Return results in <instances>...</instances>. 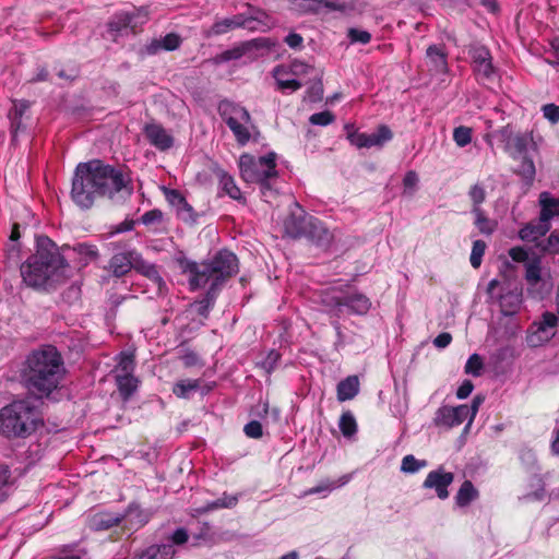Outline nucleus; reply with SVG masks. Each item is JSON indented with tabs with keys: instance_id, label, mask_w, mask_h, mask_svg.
<instances>
[{
	"instance_id": "obj_1",
	"label": "nucleus",
	"mask_w": 559,
	"mask_h": 559,
	"mask_svg": "<svg viewBox=\"0 0 559 559\" xmlns=\"http://www.w3.org/2000/svg\"><path fill=\"white\" fill-rule=\"evenodd\" d=\"M175 263L180 273L187 277L191 292L209 285L203 298L191 305L195 312L204 319L209 318L223 286L239 272L237 255L227 249H222L210 260L201 262L180 254L175 258Z\"/></svg>"
},
{
	"instance_id": "obj_2",
	"label": "nucleus",
	"mask_w": 559,
	"mask_h": 559,
	"mask_svg": "<svg viewBox=\"0 0 559 559\" xmlns=\"http://www.w3.org/2000/svg\"><path fill=\"white\" fill-rule=\"evenodd\" d=\"M132 190L131 178L122 169L93 159L76 166L71 199L79 207L88 210L98 199L114 200L118 193L129 197Z\"/></svg>"
},
{
	"instance_id": "obj_3",
	"label": "nucleus",
	"mask_w": 559,
	"mask_h": 559,
	"mask_svg": "<svg viewBox=\"0 0 559 559\" xmlns=\"http://www.w3.org/2000/svg\"><path fill=\"white\" fill-rule=\"evenodd\" d=\"M63 376L62 356L51 345L33 350L27 356L21 372L28 394L40 400L48 399L59 388Z\"/></svg>"
},
{
	"instance_id": "obj_4",
	"label": "nucleus",
	"mask_w": 559,
	"mask_h": 559,
	"mask_svg": "<svg viewBox=\"0 0 559 559\" xmlns=\"http://www.w3.org/2000/svg\"><path fill=\"white\" fill-rule=\"evenodd\" d=\"M23 282L32 287H41L49 281L64 275L69 264L58 246L48 237L37 238L36 252L25 263H20Z\"/></svg>"
},
{
	"instance_id": "obj_5",
	"label": "nucleus",
	"mask_w": 559,
	"mask_h": 559,
	"mask_svg": "<svg viewBox=\"0 0 559 559\" xmlns=\"http://www.w3.org/2000/svg\"><path fill=\"white\" fill-rule=\"evenodd\" d=\"M43 400L26 394L2 407V435L26 439L45 425Z\"/></svg>"
},
{
	"instance_id": "obj_6",
	"label": "nucleus",
	"mask_w": 559,
	"mask_h": 559,
	"mask_svg": "<svg viewBox=\"0 0 559 559\" xmlns=\"http://www.w3.org/2000/svg\"><path fill=\"white\" fill-rule=\"evenodd\" d=\"M238 166L242 180L248 183L275 179L278 175L276 170V154L273 152L259 158L243 153L239 157Z\"/></svg>"
},
{
	"instance_id": "obj_7",
	"label": "nucleus",
	"mask_w": 559,
	"mask_h": 559,
	"mask_svg": "<svg viewBox=\"0 0 559 559\" xmlns=\"http://www.w3.org/2000/svg\"><path fill=\"white\" fill-rule=\"evenodd\" d=\"M218 112L224 122L233 132L239 145H246L251 138L247 127L251 122L250 112L242 106L229 100H222L218 105Z\"/></svg>"
},
{
	"instance_id": "obj_8",
	"label": "nucleus",
	"mask_w": 559,
	"mask_h": 559,
	"mask_svg": "<svg viewBox=\"0 0 559 559\" xmlns=\"http://www.w3.org/2000/svg\"><path fill=\"white\" fill-rule=\"evenodd\" d=\"M248 8L252 12L250 16H246L245 14L240 13L231 17L217 20L207 31H205V37L210 38L212 36H221L236 28H247L249 31H255L257 27L254 25H251L253 22H260L266 25V23L263 22V19H267L269 16L264 11L260 9H254L249 4Z\"/></svg>"
},
{
	"instance_id": "obj_9",
	"label": "nucleus",
	"mask_w": 559,
	"mask_h": 559,
	"mask_svg": "<svg viewBox=\"0 0 559 559\" xmlns=\"http://www.w3.org/2000/svg\"><path fill=\"white\" fill-rule=\"evenodd\" d=\"M468 56L477 82L481 84L492 82L496 76V69L492 64L490 50L483 45H473L468 49Z\"/></svg>"
},
{
	"instance_id": "obj_10",
	"label": "nucleus",
	"mask_w": 559,
	"mask_h": 559,
	"mask_svg": "<svg viewBox=\"0 0 559 559\" xmlns=\"http://www.w3.org/2000/svg\"><path fill=\"white\" fill-rule=\"evenodd\" d=\"M558 318L552 312L546 311L539 322H533L527 331L526 343L531 347H538L549 342L555 336V328Z\"/></svg>"
},
{
	"instance_id": "obj_11",
	"label": "nucleus",
	"mask_w": 559,
	"mask_h": 559,
	"mask_svg": "<svg viewBox=\"0 0 559 559\" xmlns=\"http://www.w3.org/2000/svg\"><path fill=\"white\" fill-rule=\"evenodd\" d=\"M312 217L298 202H293L283 224L285 234L293 239L302 238Z\"/></svg>"
},
{
	"instance_id": "obj_12",
	"label": "nucleus",
	"mask_w": 559,
	"mask_h": 559,
	"mask_svg": "<svg viewBox=\"0 0 559 559\" xmlns=\"http://www.w3.org/2000/svg\"><path fill=\"white\" fill-rule=\"evenodd\" d=\"M501 141L504 143V151L513 158L518 159L525 155L530 143H533V136L528 133H514L510 126H506L498 131Z\"/></svg>"
},
{
	"instance_id": "obj_13",
	"label": "nucleus",
	"mask_w": 559,
	"mask_h": 559,
	"mask_svg": "<svg viewBox=\"0 0 559 559\" xmlns=\"http://www.w3.org/2000/svg\"><path fill=\"white\" fill-rule=\"evenodd\" d=\"M454 480V474L452 472H445L442 466L431 471L426 476L423 487L425 489H433L439 499L444 500L449 497V486Z\"/></svg>"
},
{
	"instance_id": "obj_14",
	"label": "nucleus",
	"mask_w": 559,
	"mask_h": 559,
	"mask_svg": "<svg viewBox=\"0 0 559 559\" xmlns=\"http://www.w3.org/2000/svg\"><path fill=\"white\" fill-rule=\"evenodd\" d=\"M138 250H127L115 253L108 265L105 267L109 274L114 277L120 278L126 276L131 270L134 269L135 260L138 257Z\"/></svg>"
},
{
	"instance_id": "obj_15",
	"label": "nucleus",
	"mask_w": 559,
	"mask_h": 559,
	"mask_svg": "<svg viewBox=\"0 0 559 559\" xmlns=\"http://www.w3.org/2000/svg\"><path fill=\"white\" fill-rule=\"evenodd\" d=\"M333 305L337 308L346 307L352 314L364 316L370 307V299L361 293H352L332 298Z\"/></svg>"
},
{
	"instance_id": "obj_16",
	"label": "nucleus",
	"mask_w": 559,
	"mask_h": 559,
	"mask_svg": "<svg viewBox=\"0 0 559 559\" xmlns=\"http://www.w3.org/2000/svg\"><path fill=\"white\" fill-rule=\"evenodd\" d=\"M144 134L151 145L165 152L174 146V136L159 123H148L144 127Z\"/></svg>"
},
{
	"instance_id": "obj_17",
	"label": "nucleus",
	"mask_w": 559,
	"mask_h": 559,
	"mask_svg": "<svg viewBox=\"0 0 559 559\" xmlns=\"http://www.w3.org/2000/svg\"><path fill=\"white\" fill-rule=\"evenodd\" d=\"M29 109V103L27 100H13L12 108L8 112V119L10 121V131L15 139L20 131L26 129V121L29 119L27 115Z\"/></svg>"
},
{
	"instance_id": "obj_18",
	"label": "nucleus",
	"mask_w": 559,
	"mask_h": 559,
	"mask_svg": "<svg viewBox=\"0 0 559 559\" xmlns=\"http://www.w3.org/2000/svg\"><path fill=\"white\" fill-rule=\"evenodd\" d=\"M302 238H307L318 247H328L333 239L331 231L317 217H312Z\"/></svg>"
},
{
	"instance_id": "obj_19",
	"label": "nucleus",
	"mask_w": 559,
	"mask_h": 559,
	"mask_svg": "<svg viewBox=\"0 0 559 559\" xmlns=\"http://www.w3.org/2000/svg\"><path fill=\"white\" fill-rule=\"evenodd\" d=\"M133 270L150 280L156 286L158 294L166 288V283L160 276L157 265L144 260L140 252H138Z\"/></svg>"
},
{
	"instance_id": "obj_20",
	"label": "nucleus",
	"mask_w": 559,
	"mask_h": 559,
	"mask_svg": "<svg viewBox=\"0 0 559 559\" xmlns=\"http://www.w3.org/2000/svg\"><path fill=\"white\" fill-rule=\"evenodd\" d=\"M20 238L21 225L17 222H13L7 250V263L9 266H17L22 260L20 243L17 242Z\"/></svg>"
},
{
	"instance_id": "obj_21",
	"label": "nucleus",
	"mask_w": 559,
	"mask_h": 559,
	"mask_svg": "<svg viewBox=\"0 0 559 559\" xmlns=\"http://www.w3.org/2000/svg\"><path fill=\"white\" fill-rule=\"evenodd\" d=\"M123 518L121 514L111 512L95 513L90 520V527L94 531H106L121 524Z\"/></svg>"
},
{
	"instance_id": "obj_22",
	"label": "nucleus",
	"mask_w": 559,
	"mask_h": 559,
	"mask_svg": "<svg viewBox=\"0 0 559 559\" xmlns=\"http://www.w3.org/2000/svg\"><path fill=\"white\" fill-rule=\"evenodd\" d=\"M359 393V379L357 376H348L338 382L336 396L340 402L353 400Z\"/></svg>"
},
{
	"instance_id": "obj_23",
	"label": "nucleus",
	"mask_w": 559,
	"mask_h": 559,
	"mask_svg": "<svg viewBox=\"0 0 559 559\" xmlns=\"http://www.w3.org/2000/svg\"><path fill=\"white\" fill-rule=\"evenodd\" d=\"M550 230V223L548 221L538 223H527L519 231V237L523 241H536L540 237L545 236Z\"/></svg>"
},
{
	"instance_id": "obj_24",
	"label": "nucleus",
	"mask_w": 559,
	"mask_h": 559,
	"mask_svg": "<svg viewBox=\"0 0 559 559\" xmlns=\"http://www.w3.org/2000/svg\"><path fill=\"white\" fill-rule=\"evenodd\" d=\"M215 175L219 181L223 191L231 199L236 201H246L239 187L236 185L234 177H231L224 169H216Z\"/></svg>"
},
{
	"instance_id": "obj_25",
	"label": "nucleus",
	"mask_w": 559,
	"mask_h": 559,
	"mask_svg": "<svg viewBox=\"0 0 559 559\" xmlns=\"http://www.w3.org/2000/svg\"><path fill=\"white\" fill-rule=\"evenodd\" d=\"M539 219L542 222H549L554 216L559 215V198H552L548 192H542L539 194Z\"/></svg>"
},
{
	"instance_id": "obj_26",
	"label": "nucleus",
	"mask_w": 559,
	"mask_h": 559,
	"mask_svg": "<svg viewBox=\"0 0 559 559\" xmlns=\"http://www.w3.org/2000/svg\"><path fill=\"white\" fill-rule=\"evenodd\" d=\"M116 384L123 402H128L136 391L139 380L133 374H116Z\"/></svg>"
},
{
	"instance_id": "obj_27",
	"label": "nucleus",
	"mask_w": 559,
	"mask_h": 559,
	"mask_svg": "<svg viewBox=\"0 0 559 559\" xmlns=\"http://www.w3.org/2000/svg\"><path fill=\"white\" fill-rule=\"evenodd\" d=\"M121 516L123 518V526L128 531H138L147 522L146 515L140 510L139 507L130 506L126 513Z\"/></svg>"
},
{
	"instance_id": "obj_28",
	"label": "nucleus",
	"mask_w": 559,
	"mask_h": 559,
	"mask_svg": "<svg viewBox=\"0 0 559 559\" xmlns=\"http://www.w3.org/2000/svg\"><path fill=\"white\" fill-rule=\"evenodd\" d=\"M426 56L432 64L436 72L443 73L448 69L447 53L444 47L440 45H431L427 48Z\"/></svg>"
},
{
	"instance_id": "obj_29",
	"label": "nucleus",
	"mask_w": 559,
	"mask_h": 559,
	"mask_svg": "<svg viewBox=\"0 0 559 559\" xmlns=\"http://www.w3.org/2000/svg\"><path fill=\"white\" fill-rule=\"evenodd\" d=\"M175 555L173 545H151L139 555L138 559H174Z\"/></svg>"
},
{
	"instance_id": "obj_30",
	"label": "nucleus",
	"mask_w": 559,
	"mask_h": 559,
	"mask_svg": "<svg viewBox=\"0 0 559 559\" xmlns=\"http://www.w3.org/2000/svg\"><path fill=\"white\" fill-rule=\"evenodd\" d=\"M479 496L478 490L475 488L471 480H464L455 495V503L461 507H467L472 501Z\"/></svg>"
},
{
	"instance_id": "obj_31",
	"label": "nucleus",
	"mask_w": 559,
	"mask_h": 559,
	"mask_svg": "<svg viewBox=\"0 0 559 559\" xmlns=\"http://www.w3.org/2000/svg\"><path fill=\"white\" fill-rule=\"evenodd\" d=\"M472 214L474 215V225L479 230L480 234L490 236L497 228V222L490 219L483 209L472 210Z\"/></svg>"
},
{
	"instance_id": "obj_32",
	"label": "nucleus",
	"mask_w": 559,
	"mask_h": 559,
	"mask_svg": "<svg viewBox=\"0 0 559 559\" xmlns=\"http://www.w3.org/2000/svg\"><path fill=\"white\" fill-rule=\"evenodd\" d=\"M139 17H140V12L120 11L112 15L108 25L111 31L121 32V31L129 28L131 19H139Z\"/></svg>"
},
{
	"instance_id": "obj_33",
	"label": "nucleus",
	"mask_w": 559,
	"mask_h": 559,
	"mask_svg": "<svg viewBox=\"0 0 559 559\" xmlns=\"http://www.w3.org/2000/svg\"><path fill=\"white\" fill-rule=\"evenodd\" d=\"M181 37L176 33L165 35L160 40H154L148 47L151 53H155L159 48L166 51H174L181 45Z\"/></svg>"
},
{
	"instance_id": "obj_34",
	"label": "nucleus",
	"mask_w": 559,
	"mask_h": 559,
	"mask_svg": "<svg viewBox=\"0 0 559 559\" xmlns=\"http://www.w3.org/2000/svg\"><path fill=\"white\" fill-rule=\"evenodd\" d=\"M521 305V295L508 292L500 297V308L504 316H513L518 312Z\"/></svg>"
},
{
	"instance_id": "obj_35",
	"label": "nucleus",
	"mask_w": 559,
	"mask_h": 559,
	"mask_svg": "<svg viewBox=\"0 0 559 559\" xmlns=\"http://www.w3.org/2000/svg\"><path fill=\"white\" fill-rule=\"evenodd\" d=\"M521 157V163L514 173L519 175L526 185L531 186L535 180V164L531 157L526 156V154L522 155Z\"/></svg>"
},
{
	"instance_id": "obj_36",
	"label": "nucleus",
	"mask_w": 559,
	"mask_h": 559,
	"mask_svg": "<svg viewBox=\"0 0 559 559\" xmlns=\"http://www.w3.org/2000/svg\"><path fill=\"white\" fill-rule=\"evenodd\" d=\"M176 215L180 221L190 226L197 225L201 216L200 213L194 211L187 199L176 209Z\"/></svg>"
},
{
	"instance_id": "obj_37",
	"label": "nucleus",
	"mask_w": 559,
	"mask_h": 559,
	"mask_svg": "<svg viewBox=\"0 0 559 559\" xmlns=\"http://www.w3.org/2000/svg\"><path fill=\"white\" fill-rule=\"evenodd\" d=\"M393 133L385 124H380L374 133H367V148L372 146H381L385 142L392 140Z\"/></svg>"
},
{
	"instance_id": "obj_38",
	"label": "nucleus",
	"mask_w": 559,
	"mask_h": 559,
	"mask_svg": "<svg viewBox=\"0 0 559 559\" xmlns=\"http://www.w3.org/2000/svg\"><path fill=\"white\" fill-rule=\"evenodd\" d=\"M452 406H441L437 409L435 417H433V424L437 427H444V428H453L456 427V420L454 419V415L451 412Z\"/></svg>"
},
{
	"instance_id": "obj_39",
	"label": "nucleus",
	"mask_w": 559,
	"mask_h": 559,
	"mask_svg": "<svg viewBox=\"0 0 559 559\" xmlns=\"http://www.w3.org/2000/svg\"><path fill=\"white\" fill-rule=\"evenodd\" d=\"M201 381L195 380H180L175 383L173 393L179 399H189L190 392L200 388Z\"/></svg>"
},
{
	"instance_id": "obj_40",
	"label": "nucleus",
	"mask_w": 559,
	"mask_h": 559,
	"mask_svg": "<svg viewBox=\"0 0 559 559\" xmlns=\"http://www.w3.org/2000/svg\"><path fill=\"white\" fill-rule=\"evenodd\" d=\"M338 427L344 437H353L357 432V421L350 411L343 412Z\"/></svg>"
},
{
	"instance_id": "obj_41",
	"label": "nucleus",
	"mask_w": 559,
	"mask_h": 559,
	"mask_svg": "<svg viewBox=\"0 0 559 559\" xmlns=\"http://www.w3.org/2000/svg\"><path fill=\"white\" fill-rule=\"evenodd\" d=\"M73 251L80 257V261L84 264L95 261L99 257L97 247L85 242L74 246Z\"/></svg>"
},
{
	"instance_id": "obj_42",
	"label": "nucleus",
	"mask_w": 559,
	"mask_h": 559,
	"mask_svg": "<svg viewBox=\"0 0 559 559\" xmlns=\"http://www.w3.org/2000/svg\"><path fill=\"white\" fill-rule=\"evenodd\" d=\"M118 370L121 371L120 374H133L135 369V355L131 352H121L118 355Z\"/></svg>"
},
{
	"instance_id": "obj_43",
	"label": "nucleus",
	"mask_w": 559,
	"mask_h": 559,
	"mask_svg": "<svg viewBox=\"0 0 559 559\" xmlns=\"http://www.w3.org/2000/svg\"><path fill=\"white\" fill-rule=\"evenodd\" d=\"M525 267L526 282L530 285L535 286L542 280L540 260L538 258H534L526 263Z\"/></svg>"
},
{
	"instance_id": "obj_44",
	"label": "nucleus",
	"mask_w": 559,
	"mask_h": 559,
	"mask_svg": "<svg viewBox=\"0 0 559 559\" xmlns=\"http://www.w3.org/2000/svg\"><path fill=\"white\" fill-rule=\"evenodd\" d=\"M536 247L544 253H559V231H551L548 238L537 242Z\"/></svg>"
},
{
	"instance_id": "obj_45",
	"label": "nucleus",
	"mask_w": 559,
	"mask_h": 559,
	"mask_svg": "<svg viewBox=\"0 0 559 559\" xmlns=\"http://www.w3.org/2000/svg\"><path fill=\"white\" fill-rule=\"evenodd\" d=\"M246 55V50L243 48L242 43L238 46L233 47L231 49H227L218 55H216L213 59L215 64H219L223 62H227L230 60H238Z\"/></svg>"
},
{
	"instance_id": "obj_46",
	"label": "nucleus",
	"mask_w": 559,
	"mask_h": 559,
	"mask_svg": "<svg viewBox=\"0 0 559 559\" xmlns=\"http://www.w3.org/2000/svg\"><path fill=\"white\" fill-rule=\"evenodd\" d=\"M468 198L472 202V210L481 209L480 205L486 200V190L483 185L475 183L468 190Z\"/></svg>"
},
{
	"instance_id": "obj_47",
	"label": "nucleus",
	"mask_w": 559,
	"mask_h": 559,
	"mask_svg": "<svg viewBox=\"0 0 559 559\" xmlns=\"http://www.w3.org/2000/svg\"><path fill=\"white\" fill-rule=\"evenodd\" d=\"M426 466H427V461H425V460L419 461L413 454H408L402 459L401 471L404 473L414 474V473L418 472L420 468H424Z\"/></svg>"
},
{
	"instance_id": "obj_48",
	"label": "nucleus",
	"mask_w": 559,
	"mask_h": 559,
	"mask_svg": "<svg viewBox=\"0 0 559 559\" xmlns=\"http://www.w3.org/2000/svg\"><path fill=\"white\" fill-rule=\"evenodd\" d=\"M487 245L484 240L478 239L473 242L469 262L474 269L480 266Z\"/></svg>"
},
{
	"instance_id": "obj_49",
	"label": "nucleus",
	"mask_w": 559,
	"mask_h": 559,
	"mask_svg": "<svg viewBox=\"0 0 559 559\" xmlns=\"http://www.w3.org/2000/svg\"><path fill=\"white\" fill-rule=\"evenodd\" d=\"M483 368V359L478 354L475 353L468 357L464 367V372L474 377H478L480 376Z\"/></svg>"
},
{
	"instance_id": "obj_50",
	"label": "nucleus",
	"mask_w": 559,
	"mask_h": 559,
	"mask_svg": "<svg viewBox=\"0 0 559 559\" xmlns=\"http://www.w3.org/2000/svg\"><path fill=\"white\" fill-rule=\"evenodd\" d=\"M453 140L457 146H466L472 142V129L465 126L456 127L453 131Z\"/></svg>"
},
{
	"instance_id": "obj_51",
	"label": "nucleus",
	"mask_w": 559,
	"mask_h": 559,
	"mask_svg": "<svg viewBox=\"0 0 559 559\" xmlns=\"http://www.w3.org/2000/svg\"><path fill=\"white\" fill-rule=\"evenodd\" d=\"M163 219H164L163 211L159 210V209H153V210H150V211L145 212L141 216L140 223H142L143 225L150 227L152 225H159V224H162Z\"/></svg>"
},
{
	"instance_id": "obj_52",
	"label": "nucleus",
	"mask_w": 559,
	"mask_h": 559,
	"mask_svg": "<svg viewBox=\"0 0 559 559\" xmlns=\"http://www.w3.org/2000/svg\"><path fill=\"white\" fill-rule=\"evenodd\" d=\"M345 129L347 130V139L352 145H355L358 148L367 147V133H360L352 130L353 126L349 124H346Z\"/></svg>"
},
{
	"instance_id": "obj_53",
	"label": "nucleus",
	"mask_w": 559,
	"mask_h": 559,
	"mask_svg": "<svg viewBox=\"0 0 559 559\" xmlns=\"http://www.w3.org/2000/svg\"><path fill=\"white\" fill-rule=\"evenodd\" d=\"M246 53L253 49H269L274 46V43L271 39L265 37L253 38L251 40L242 41Z\"/></svg>"
},
{
	"instance_id": "obj_54",
	"label": "nucleus",
	"mask_w": 559,
	"mask_h": 559,
	"mask_svg": "<svg viewBox=\"0 0 559 559\" xmlns=\"http://www.w3.org/2000/svg\"><path fill=\"white\" fill-rule=\"evenodd\" d=\"M347 37L350 40V43H359L362 45H366L370 43L371 40V34L364 29H358L355 27L348 28L347 31Z\"/></svg>"
},
{
	"instance_id": "obj_55",
	"label": "nucleus",
	"mask_w": 559,
	"mask_h": 559,
	"mask_svg": "<svg viewBox=\"0 0 559 559\" xmlns=\"http://www.w3.org/2000/svg\"><path fill=\"white\" fill-rule=\"evenodd\" d=\"M543 116L546 120H548L551 124H556L559 122V105L554 103L545 104L540 108Z\"/></svg>"
},
{
	"instance_id": "obj_56",
	"label": "nucleus",
	"mask_w": 559,
	"mask_h": 559,
	"mask_svg": "<svg viewBox=\"0 0 559 559\" xmlns=\"http://www.w3.org/2000/svg\"><path fill=\"white\" fill-rule=\"evenodd\" d=\"M335 117L334 115L329 111V110H324V111H320V112H316L313 115L310 116L309 118V121L310 123L314 124V126H328L330 123H332L334 121Z\"/></svg>"
},
{
	"instance_id": "obj_57",
	"label": "nucleus",
	"mask_w": 559,
	"mask_h": 559,
	"mask_svg": "<svg viewBox=\"0 0 559 559\" xmlns=\"http://www.w3.org/2000/svg\"><path fill=\"white\" fill-rule=\"evenodd\" d=\"M243 432L248 438L260 439L263 436L262 424L258 420H251L245 425Z\"/></svg>"
},
{
	"instance_id": "obj_58",
	"label": "nucleus",
	"mask_w": 559,
	"mask_h": 559,
	"mask_svg": "<svg viewBox=\"0 0 559 559\" xmlns=\"http://www.w3.org/2000/svg\"><path fill=\"white\" fill-rule=\"evenodd\" d=\"M451 412L454 415V419L456 420L457 426L463 424L466 418L469 417V424L474 420L472 419V413L471 408H468V405L463 404L451 408Z\"/></svg>"
},
{
	"instance_id": "obj_59",
	"label": "nucleus",
	"mask_w": 559,
	"mask_h": 559,
	"mask_svg": "<svg viewBox=\"0 0 559 559\" xmlns=\"http://www.w3.org/2000/svg\"><path fill=\"white\" fill-rule=\"evenodd\" d=\"M164 194L166 201L176 209L186 200L185 195L177 189L164 188Z\"/></svg>"
},
{
	"instance_id": "obj_60",
	"label": "nucleus",
	"mask_w": 559,
	"mask_h": 559,
	"mask_svg": "<svg viewBox=\"0 0 559 559\" xmlns=\"http://www.w3.org/2000/svg\"><path fill=\"white\" fill-rule=\"evenodd\" d=\"M168 540L170 543H168L167 545H173V547L175 545H185L189 540L188 531L183 527H179L168 537Z\"/></svg>"
},
{
	"instance_id": "obj_61",
	"label": "nucleus",
	"mask_w": 559,
	"mask_h": 559,
	"mask_svg": "<svg viewBox=\"0 0 559 559\" xmlns=\"http://www.w3.org/2000/svg\"><path fill=\"white\" fill-rule=\"evenodd\" d=\"M271 180L272 179H265L257 182L260 185L261 194L266 202H270L271 199H274L277 195V190L273 188Z\"/></svg>"
},
{
	"instance_id": "obj_62",
	"label": "nucleus",
	"mask_w": 559,
	"mask_h": 559,
	"mask_svg": "<svg viewBox=\"0 0 559 559\" xmlns=\"http://www.w3.org/2000/svg\"><path fill=\"white\" fill-rule=\"evenodd\" d=\"M280 358L281 355L276 350H271L261 362V367L266 371V373H271L276 368Z\"/></svg>"
},
{
	"instance_id": "obj_63",
	"label": "nucleus",
	"mask_w": 559,
	"mask_h": 559,
	"mask_svg": "<svg viewBox=\"0 0 559 559\" xmlns=\"http://www.w3.org/2000/svg\"><path fill=\"white\" fill-rule=\"evenodd\" d=\"M307 96L311 102H319L322 99L323 84L321 80H318L308 88Z\"/></svg>"
},
{
	"instance_id": "obj_64",
	"label": "nucleus",
	"mask_w": 559,
	"mask_h": 559,
	"mask_svg": "<svg viewBox=\"0 0 559 559\" xmlns=\"http://www.w3.org/2000/svg\"><path fill=\"white\" fill-rule=\"evenodd\" d=\"M237 504L236 497H224L215 500L211 504L207 506V510L218 509V508H231Z\"/></svg>"
}]
</instances>
